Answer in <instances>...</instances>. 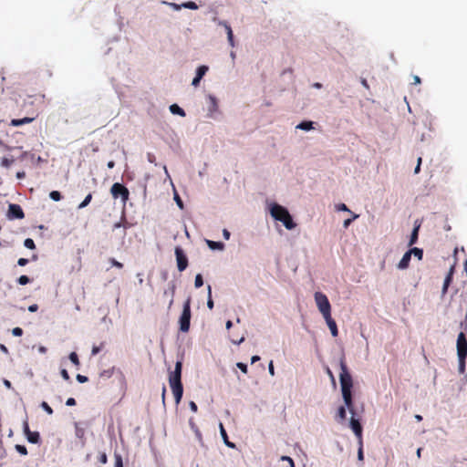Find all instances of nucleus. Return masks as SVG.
Returning <instances> with one entry per match:
<instances>
[{
  "label": "nucleus",
  "instance_id": "obj_22",
  "mask_svg": "<svg viewBox=\"0 0 467 467\" xmlns=\"http://www.w3.org/2000/svg\"><path fill=\"white\" fill-rule=\"evenodd\" d=\"M297 129L303 130H310L313 129V122L312 121H302L296 126Z\"/></svg>",
  "mask_w": 467,
  "mask_h": 467
},
{
  "label": "nucleus",
  "instance_id": "obj_45",
  "mask_svg": "<svg viewBox=\"0 0 467 467\" xmlns=\"http://www.w3.org/2000/svg\"><path fill=\"white\" fill-rule=\"evenodd\" d=\"M357 217H358V215L354 214L352 218L345 220L344 223H343L344 227L348 228L349 226V224L352 223V221L355 220Z\"/></svg>",
  "mask_w": 467,
  "mask_h": 467
},
{
  "label": "nucleus",
  "instance_id": "obj_3",
  "mask_svg": "<svg viewBox=\"0 0 467 467\" xmlns=\"http://www.w3.org/2000/svg\"><path fill=\"white\" fill-rule=\"evenodd\" d=\"M270 213L275 221L281 222L287 230H292L296 226L288 210L278 203L271 205Z\"/></svg>",
  "mask_w": 467,
  "mask_h": 467
},
{
  "label": "nucleus",
  "instance_id": "obj_37",
  "mask_svg": "<svg viewBox=\"0 0 467 467\" xmlns=\"http://www.w3.org/2000/svg\"><path fill=\"white\" fill-rule=\"evenodd\" d=\"M41 407L47 414H53V409L46 401L41 403Z\"/></svg>",
  "mask_w": 467,
  "mask_h": 467
},
{
  "label": "nucleus",
  "instance_id": "obj_15",
  "mask_svg": "<svg viewBox=\"0 0 467 467\" xmlns=\"http://www.w3.org/2000/svg\"><path fill=\"white\" fill-rule=\"evenodd\" d=\"M220 432H221L222 438L223 439L225 445L228 446L229 448H234L235 447L234 443L231 442L228 440V436H227L226 431H225L223 423H220Z\"/></svg>",
  "mask_w": 467,
  "mask_h": 467
},
{
  "label": "nucleus",
  "instance_id": "obj_10",
  "mask_svg": "<svg viewBox=\"0 0 467 467\" xmlns=\"http://www.w3.org/2000/svg\"><path fill=\"white\" fill-rule=\"evenodd\" d=\"M209 67L207 66H200L196 70V76L192 79V85L194 87H198L201 79L203 78V76L207 73Z\"/></svg>",
  "mask_w": 467,
  "mask_h": 467
},
{
  "label": "nucleus",
  "instance_id": "obj_14",
  "mask_svg": "<svg viewBox=\"0 0 467 467\" xmlns=\"http://www.w3.org/2000/svg\"><path fill=\"white\" fill-rule=\"evenodd\" d=\"M34 120V118H23V119H13L10 122L11 126L17 127L24 124L31 123Z\"/></svg>",
  "mask_w": 467,
  "mask_h": 467
},
{
  "label": "nucleus",
  "instance_id": "obj_30",
  "mask_svg": "<svg viewBox=\"0 0 467 467\" xmlns=\"http://www.w3.org/2000/svg\"><path fill=\"white\" fill-rule=\"evenodd\" d=\"M182 6L184 8L192 9V10L198 9V5H196V3L192 2V1L182 3Z\"/></svg>",
  "mask_w": 467,
  "mask_h": 467
},
{
  "label": "nucleus",
  "instance_id": "obj_38",
  "mask_svg": "<svg viewBox=\"0 0 467 467\" xmlns=\"http://www.w3.org/2000/svg\"><path fill=\"white\" fill-rule=\"evenodd\" d=\"M16 450L22 455L27 454V450H26V446H24V445L16 444Z\"/></svg>",
  "mask_w": 467,
  "mask_h": 467
},
{
  "label": "nucleus",
  "instance_id": "obj_63",
  "mask_svg": "<svg viewBox=\"0 0 467 467\" xmlns=\"http://www.w3.org/2000/svg\"><path fill=\"white\" fill-rule=\"evenodd\" d=\"M260 360V357L259 356H253L252 358H251V363L254 364L257 361Z\"/></svg>",
  "mask_w": 467,
  "mask_h": 467
},
{
  "label": "nucleus",
  "instance_id": "obj_42",
  "mask_svg": "<svg viewBox=\"0 0 467 467\" xmlns=\"http://www.w3.org/2000/svg\"><path fill=\"white\" fill-rule=\"evenodd\" d=\"M109 262H110V264H111L113 266H115V267H117V268L121 269V268L123 267V265H122L120 262H119V261H117L116 259H114V258L109 259Z\"/></svg>",
  "mask_w": 467,
  "mask_h": 467
},
{
  "label": "nucleus",
  "instance_id": "obj_54",
  "mask_svg": "<svg viewBox=\"0 0 467 467\" xmlns=\"http://www.w3.org/2000/svg\"><path fill=\"white\" fill-rule=\"evenodd\" d=\"M268 370H269V373L271 376L275 375V368H274V363L272 360L270 361V363L268 365Z\"/></svg>",
  "mask_w": 467,
  "mask_h": 467
},
{
  "label": "nucleus",
  "instance_id": "obj_34",
  "mask_svg": "<svg viewBox=\"0 0 467 467\" xmlns=\"http://www.w3.org/2000/svg\"><path fill=\"white\" fill-rule=\"evenodd\" d=\"M207 306L210 309L213 308V301L212 299V288L211 285H208V300H207Z\"/></svg>",
  "mask_w": 467,
  "mask_h": 467
},
{
  "label": "nucleus",
  "instance_id": "obj_7",
  "mask_svg": "<svg viewBox=\"0 0 467 467\" xmlns=\"http://www.w3.org/2000/svg\"><path fill=\"white\" fill-rule=\"evenodd\" d=\"M175 255L177 261V267L180 272L184 271L188 266V259L183 250L181 247L175 248Z\"/></svg>",
  "mask_w": 467,
  "mask_h": 467
},
{
  "label": "nucleus",
  "instance_id": "obj_31",
  "mask_svg": "<svg viewBox=\"0 0 467 467\" xmlns=\"http://www.w3.org/2000/svg\"><path fill=\"white\" fill-rule=\"evenodd\" d=\"M49 197L53 200V201H56V202H58L62 199V195L59 192L57 191H52L50 193H49Z\"/></svg>",
  "mask_w": 467,
  "mask_h": 467
},
{
  "label": "nucleus",
  "instance_id": "obj_51",
  "mask_svg": "<svg viewBox=\"0 0 467 467\" xmlns=\"http://www.w3.org/2000/svg\"><path fill=\"white\" fill-rule=\"evenodd\" d=\"M17 264L20 266H25L26 265L28 264V259H26V258H20V259H18Z\"/></svg>",
  "mask_w": 467,
  "mask_h": 467
},
{
  "label": "nucleus",
  "instance_id": "obj_5",
  "mask_svg": "<svg viewBox=\"0 0 467 467\" xmlns=\"http://www.w3.org/2000/svg\"><path fill=\"white\" fill-rule=\"evenodd\" d=\"M191 321V297H188L183 304L182 313L180 317V329L182 332H188Z\"/></svg>",
  "mask_w": 467,
  "mask_h": 467
},
{
  "label": "nucleus",
  "instance_id": "obj_1",
  "mask_svg": "<svg viewBox=\"0 0 467 467\" xmlns=\"http://www.w3.org/2000/svg\"><path fill=\"white\" fill-rule=\"evenodd\" d=\"M339 366H340V374H339V380H340V386H341V392L343 400L345 403V406L351 413V419H350V428L354 431L355 435L357 436L358 441L363 440L362 439V426L359 422V420L356 418V410L354 408L353 399H352V387H353V379L348 372V366L345 360V358L342 357L339 360Z\"/></svg>",
  "mask_w": 467,
  "mask_h": 467
},
{
  "label": "nucleus",
  "instance_id": "obj_11",
  "mask_svg": "<svg viewBox=\"0 0 467 467\" xmlns=\"http://www.w3.org/2000/svg\"><path fill=\"white\" fill-rule=\"evenodd\" d=\"M333 337H337L338 334L336 321L332 318L331 315L328 317H324Z\"/></svg>",
  "mask_w": 467,
  "mask_h": 467
},
{
  "label": "nucleus",
  "instance_id": "obj_59",
  "mask_svg": "<svg viewBox=\"0 0 467 467\" xmlns=\"http://www.w3.org/2000/svg\"><path fill=\"white\" fill-rule=\"evenodd\" d=\"M26 177V172L25 171H18L16 173V178L21 180V179H24Z\"/></svg>",
  "mask_w": 467,
  "mask_h": 467
},
{
  "label": "nucleus",
  "instance_id": "obj_58",
  "mask_svg": "<svg viewBox=\"0 0 467 467\" xmlns=\"http://www.w3.org/2000/svg\"><path fill=\"white\" fill-rule=\"evenodd\" d=\"M37 309H38V306L36 304H33L28 306V310L30 312H36V311H37Z\"/></svg>",
  "mask_w": 467,
  "mask_h": 467
},
{
  "label": "nucleus",
  "instance_id": "obj_47",
  "mask_svg": "<svg viewBox=\"0 0 467 467\" xmlns=\"http://www.w3.org/2000/svg\"><path fill=\"white\" fill-rule=\"evenodd\" d=\"M421 161H422L421 157H419V158H418V161H417V165H416L415 170H414V173H415V174H418V173L420 172V171Z\"/></svg>",
  "mask_w": 467,
  "mask_h": 467
},
{
  "label": "nucleus",
  "instance_id": "obj_20",
  "mask_svg": "<svg viewBox=\"0 0 467 467\" xmlns=\"http://www.w3.org/2000/svg\"><path fill=\"white\" fill-rule=\"evenodd\" d=\"M208 246L213 250H222L224 247V244L221 242H214V241H207Z\"/></svg>",
  "mask_w": 467,
  "mask_h": 467
},
{
  "label": "nucleus",
  "instance_id": "obj_9",
  "mask_svg": "<svg viewBox=\"0 0 467 467\" xmlns=\"http://www.w3.org/2000/svg\"><path fill=\"white\" fill-rule=\"evenodd\" d=\"M457 354L458 357H467V340L463 332L458 335Z\"/></svg>",
  "mask_w": 467,
  "mask_h": 467
},
{
  "label": "nucleus",
  "instance_id": "obj_36",
  "mask_svg": "<svg viewBox=\"0 0 467 467\" xmlns=\"http://www.w3.org/2000/svg\"><path fill=\"white\" fill-rule=\"evenodd\" d=\"M17 282L19 285H27L28 283H30V279L28 276L26 275H21L18 279H17Z\"/></svg>",
  "mask_w": 467,
  "mask_h": 467
},
{
  "label": "nucleus",
  "instance_id": "obj_61",
  "mask_svg": "<svg viewBox=\"0 0 467 467\" xmlns=\"http://www.w3.org/2000/svg\"><path fill=\"white\" fill-rule=\"evenodd\" d=\"M223 237L228 240L230 238V233L228 232V230L224 229L223 231Z\"/></svg>",
  "mask_w": 467,
  "mask_h": 467
},
{
  "label": "nucleus",
  "instance_id": "obj_18",
  "mask_svg": "<svg viewBox=\"0 0 467 467\" xmlns=\"http://www.w3.org/2000/svg\"><path fill=\"white\" fill-rule=\"evenodd\" d=\"M170 110L174 115H179L182 117L185 116V111L181 107H179L177 104L171 105Z\"/></svg>",
  "mask_w": 467,
  "mask_h": 467
},
{
  "label": "nucleus",
  "instance_id": "obj_53",
  "mask_svg": "<svg viewBox=\"0 0 467 467\" xmlns=\"http://www.w3.org/2000/svg\"><path fill=\"white\" fill-rule=\"evenodd\" d=\"M189 407L193 412H197L198 407L194 401H190Z\"/></svg>",
  "mask_w": 467,
  "mask_h": 467
},
{
  "label": "nucleus",
  "instance_id": "obj_29",
  "mask_svg": "<svg viewBox=\"0 0 467 467\" xmlns=\"http://www.w3.org/2000/svg\"><path fill=\"white\" fill-rule=\"evenodd\" d=\"M358 459L359 461H363V460H364V453H363V440L358 441Z\"/></svg>",
  "mask_w": 467,
  "mask_h": 467
},
{
  "label": "nucleus",
  "instance_id": "obj_12",
  "mask_svg": "<svg viewBox=\"0 0 467 467\" xmlns=\"http://www.w3.org/2000/svg\"><path fill=\"white\" fill-rule=\"evenodd\" d=\"M410 259H411V255H410V253L406 252L401 260L400 261L399 265H398V267L400 269H406L408 268L409 265H410Z\"/></svg>",
  "mask_w": 467,
  "mask_h": 467
},
{
  "label": "nucleus",
  "instance_id": "obj_60",
  "mask_svg": "<svg viewBox=\"0 0 467 467\" xmlns=\"http://www.w3.org/2000/svg\"><path fill=\"white\" fill-rule=\"evenodd\" d=\"M449 286H450V285L443 283L442 289H441L442 295H445L447 293Z\"/></svg>",
  "mask_w": 467,
  "mask_h": 467
},
{
  "label": "nucleus",
  "instance_id": "obj_24",
  "mask_svg": "<svg viewBox=\"0 0 467 467\" xmlns=\"http://www.w3.org/2000/svg\"><path fill=\"white\" fill-rule=\"evenodd\" d=\"M453 274H454V265L451 266L443 283H445L447 285H451V283L452 281Z\"/></svg>",
  "mask_w": 467,
  "mask_h": 467
},
{
  "label": "nucleus",
  "instance_id": "obj_33",
  "mask_svg": "<svg viewBox=\"0 0 467 467\" xmlns=\"http://www.w3.org/2000/svg\"><path fill=\"white\" fill-rule=\"evenodd\" d=\"M458 358H459V371H460V373H463L465 371L466 357H458Z\"/></svg>",
  "mask_w": 467,
  "mask_h": 467
},
{
  "label": "nucleus",
  "instance_id": "obj_57",
  "mask_svg": "<svg viewBox=\"0 0 467 467\" xmlns=\"http://www.w3.org/2000/svg\"><path fill=\"white\" fill-rule=\"evenodd\" d=\"M175 201L178 204V206L182 209L183 208V203H182V201L181 200V198L179 197L178 194L175 195Z\"/></svg>",
  "mask_w": 467,
  "mask_h": 467
},
{
  "label": "nucleus",
  "instance_id": "obj_46",
  "mask_svg": "<svg viewBox=\"0 0 467 467\" xmlns=\"http://www.w3.org/2000/svg\"><path fill=\"white\" fill-rule=\"evenodd\" d=\"M76 378H77V380L80 383H85L88 380V377L83 376L81 374H78Z\"/></svg>",
  "mask_w": 467,
  "mask_h": 467
},
{
  "label": "nucleus",
  "instance_id": "obj_6",
  "mask_svg": "<svg viewBox=\"0 0 467 467\" xmlns=\"http://www.w3.org/2000/svg\"><path fill=\"white\" fill-rule=\"evenodd\" d=\"M110 192L115 199L120 197L123 202H126L129 200L130 192L121 183H119V182L114 183L111 186Z\"/></svg>",
  "mask_w": 467,
  "mask_h": 467
},
{
  "label": "nucleus",
  "instance_id": "obj_35",
  "mask_svg": "<svg viewBox=\"0 0 467 467\" xmlns=\"http://www.w3.org/2000/svg\"><path fill=\"white\" fill-rule=\"evenodd\" d=\"M203 285V279L201 274L195 276L194 285L196 288L201 287Z\"/></svg>",
  "mask_w": 467,
  "mask_h": 467
},
{
  "label": "nucleus",
  "instance_id": "obj_49",
  "mask_svg": "<svg viewBox=\"0 0 467 467\" xmlns=\"http://www.w3.org/2000/svg\"><path fill=\"white\" fill-rule=\"evenodd\" d=\"M23 430H24V432L25 434L26 435L28 432H30V429H29V425H28V421L27 420H26L24 422H23Z\"/></svg>",
  "mask_w": 467,
  "mask_h": 467
},
{
  "label": "nucleus",
  "instance_id": "obj_23",
  "mask_svg": "<svg viewBox=\"0 0 467 467\" xmlns=\"http://www.w3.org/2000/svg\"><path fill=\"white\" fill-rule=\"evenodd\" d=\"M113 467H123V460L120 453L114 452V466Z\"/></svg>",
  "mask_w": 467,
  "mask_h": 467
},
{
  "label": "nucleus",
  "instance_id": "obj_64",
  "mask_svg": "<svg viewBox=\"0 0 467 467\" xmlns=\"http://www.w3.org/2000/svg\"><path fill=\"white\" fill-rule=\"evenodd\" d=\"M0 350L3 351L4 353H8L7 348L3 344H0Z\"/></svg>",
  "mask_w": 467,
  "mask_h": 467
},
{
  "label": "nucleus",
  "instance_id": "obj_4",
  "mask_svg": "<svg viewBox=\"0 0 467 467\" xmlns=\"http://www.w3.org/2000/svg\"><path fill=\"white\" fill-rule=\"evenodd\" d=\"M315 301L323 317H328L331 315V306L327 296L322 292H316Z\"/></svg>",
  "mask_w": 467,
  "mask_h": 467
},
{
  "label": "nucleus",
  "instance_id": "obj_32",
  "mask_svg": "<svg viewBox=\"0 0 467 467\" xmlns=\"http://www.w3.org/2000/svg\"><path fill=\"white\" fill-rule=\"evenodd\" d=\"M24 245L28 248V249H31V250H34L36 248V244H35V242L33 239L31 238H26L24 242Z\"/></svg>",
  "mask_w": 467,
  "mask_h": 467
},
{
  "label": "nucleus",
  "instance_id": "obj_25",
  "mask_svg": "<svg viewBox=\"0 0 467 467\" xmlns=\"http://www.w3.org/2000/svg\"><path fill=\"white\" fill-rule=\"evenodd\" d=\"M15 162V160L13 158H3L1 161V166L5 168H9L13 163Z\"/></svg>",
  "mask_w": 467,
  "mask_h": 467
},
{
  "label": "nucleus",
  "instance_id": "obj_28",
  "mask_svg": "<svg viewBox=\"0 0 467 467\" xmlns=\"http://www.w3.org/2000/svg\"><path fill=\"white\" fill-rule=\"evenodd\" d=\"M92 200V194L91 193H88L86 198L84 199V201L78 205V209H83L85 208L86 206L88 205V203L91 202Z\"/></svg>",
  "mask_w": 467,
  "mask_h": 467
},
{
  "label": "nucleus",
  "instance_id": "obj_39",
  "mask_svg": "<svg viewBox=\"0 0 467 467\" xmlns=\"http://www.w3.org/2000/svg\"><path fill=\"white\" fill-rule=\"evenodd\" d=\"M99 462L101 463V464H106L108 462V456L106 454V452H101L99 456Z\"/></svg>",
  "mask_w": 467,
  "mask_h": 467
},
{
  "label": "nucleus",
  "instance_id": "obj_52",
  "mask_svg": "<svg viewBox=\"0 0 467 467\" xmlns=\"http://www.w3.org/2000/svg\"><path fill=\"white\" fill-rule=\"evenodd\" d=\"M161 400H162L163 406H165V400H166V387L165 386L162 387Z\"/></svg>",
  "mask_w": 467,
  "mask_h": 467
},
{
  "label": "nucleus",
  "instance_id": "obj_16",
  "mask_svg": "<svg viewBox=\"0 0 467 467\" xmlns=\"http://www.w3.org/2000/svg\"><path fill=\"white\" fill-rule=\"evenodd\" d=\"M226 29L227 38L231 47H234V34L231 26L226 23H221Z\"/></svg>",
  "mask_w": 467,
  "mask_h": 467
},
{
  "label": "nucleus",
  "instance_id": "obj_8",
  "mask_svg": "<svg viewBox=\"0 0 467 467\" xmlns=\"http://www.w3.org/2000/svg\"><path fill=\"white\" fill-rule=\"evenodd\" d=\"M7 217L9 219H23L25 213L19 204L11 203L8 206Z\"/></svg>",
  "mask_w": 467,
  "mask_h": 467
},
{
  "label": "nucleus",
  "instance_id": "obj_19",
  "mask_svg": "<svg viewBox=\"0 0 467 467\" xmlns=\"http://www.w3.org/2000/svg\"><path fill=\"white\" fill-rule=\"evenodd\" d=\"M345 406H340L337 410V418L339 421H344L347 418V410Z\"/></svg>",
  "mask_w": 467,
  "mask_h": 467
},
{
  "label": "nucleus",
  "instance_id": "obj_50",
  "mask_svg": "<svg viewBox=\"0 0 467 467\" xmlns=\"http://www.w3.org/2000/svg\"><path fill=\"white\" fill-rule=\"evenodd\" d=\"M338 211L349 212L348 206L345 203H340L337 206Z\"/></svg>",
  "mask_w": 467,
  "mask_h": 467
},
{
  "label": "nucleus",
  "instance_id": "obj_27",
  "mask_svg": "<svg viewBox=\"0 0 467 467\" xmlns=\"http://www.w3.org/2000/svg\"><path fill=\"white\" fill-rule=\"evenodd\" d=\"M68 358L75 366L79 367L80 363L76 352H71Z\"/></svg>",
  "mask_w": 467,
  "mask_h": 467
},
{
  "label": "nucleus",
  "instance_id": "obj_44",
  "mask_svg": "<svg viewBox=\"0 0 467 467\" xmlns=\"http://www.w3.org/2000/svg\"><path fill=\"white\" fill-rule=\"evenodd\" d=\"M102 347H103V344H101L100 346H94V347L92 348L91 354H92L93 356H95V355L99 354V351L101 350Z\"/></svg>",
  "mask_w": 467,
  "mask_h": 467
},
{
  "label": "nucleus",
  "instance_id": "obj_55",
  "mask_svg": "<svg viewBox=\"0 0 467 467\" xmlns=\"http://www.w3.org/2000/svg\"><path fill=\"white\" fill-rule=\"evenodd\" d=\"M67 406H74L76 405V400L74 398H68L66 401Z\"/></svg>",
  "mask_w": 467,
  "mask_h": 467
},
{
  "label": "nucleus",
  "instance_id": "obj_40",
  "mask_svg": "<svg viewBox=\"0 0 467 467\" xmlns=\"http://www.w3.org/2000/svg\"><path fill=\"white\" fill-rule=\"evenodd\" d=\"M281 461L286 462V463H289L290 467H295V462H294L293 459L290 458L289 456H282Z\"/></svg>",
  "mask_w": 467,
  "mask_h": 467
},
{
  "label": "nucleus",
  "instance_id": "obj_26",
  "mask_svg": "<svg viewBox=\"0 0 467 467\" xmlns=\"http://www.w3.org/2000/svg\"><path fill=\"white\" fill-rule=\"evenodd\" d=\"M76 436L81 440L85 437V430L79 427L78 423H76Z\"/></svg>",
  "mask_w": 467,
  "mask_h": 467
},
{
  "label": "nucleus",
  "instance_id": "obj_56",
  "mask_svg": "<svg viewBox=\"0 0 467 467\" xmlns=\"http://www.w3.org/2000/svg\"><path fill=\"white\" fill-rule=\"evenodd\" d=\"M147 159H148V161H149L150 162H151V163H155V164H156V162H155L156 158H155L154 154H152V153H148V154H147Z\"/></svg>",
  "mask_w": 467,
  "mask_h": 467
},
{
  "label": "nucleus",
  "instance_id": "obj_13",
  "mask_svg": "<svg viewBox=\"0 0 467 467\" xmlns=\"http://www.w3.org/2000/svg\"><path fill=\"white\" fill-rule=\"evenodd\" d=\"M420 227V223H418L417 222H415V225H414V228L410 234V242H409L410 246L413 245L417 242Z\"/></svg>",
  "mask_w": 467,
  "mask_h": 467
},
{
  "label": "nucleus",
  "instance_id": "obj_21",
  "mask_svg": "<svg viewBox=\"0 0 467 467\" xmlns=\"http://www.w3.org/2000/svg\"><path fill=\"white\" fill-rule=\"evenodd\" d=\"M409 253H410V255H414L415 257H417L419 260H421L422 259V256H423V251L422 249L420 248H417V247H414V248H411L409 250Z\"/></svg>",
  "mask_w": 467,
  "mask_h": 467
},
{
  "label": "nucleus",
  "instance_id": "obj_2",
  "mask_svg": "<svg viewBox=\"0 0 467 467\" xmlns=\"http://www.w3.org/2000/svg\"><path fill=\"white\" fill-rule=\"evenodd\" d=\"M182 362L179 360L175 364L174 370L171 371L169 376L170 387L172 390L176 404L181 402L183 394V387L182 383Z\"/></svg>",
  "mask_w": 467,
  "mask_h": 467
},
{
  "label": "nucleus",
  "instance_id": "obj_43",
  "mask_svg": "<svg viewBox=\"0 0 467 467\" xmlns=\"http://www.w3.org/2000/svg\"><path fill=\"white\" fill-rule=\"evenodd\" d=\"M12 333L16 337H21L23 335V329L21 327H15L13 328Z\"/></svg>",
  "mask_w": 467,
  "mask_h": 467
},
{
  "label": "nucleus",
  "instance_id": "obj_17",
  "mask_svg": "<svg viewBox=\"0 0 467 467\" xmlns=\"http://www.w3.org/2000/svg\"><path fill=\"white\" fill-rule=\"evenodd\" d=\"M26 436L27 441L31 443H37L40 440V435L37 431H30Z\"/></svg>",
  "mask_w": 467,
  "mask_h": 467
},
{
  "label": "nucleus",
  "instance_id": "obj_62",
  "mask_svg": "<svg viewBox=\"0 0 467 467\" xmlns=\"http://www.w3.org/2000/svg\"><path fill=\"white\" fill-rule=\"evenodd\" d=\"M361 84H362V85H363V87H364V88H366L367 89H368V88H369V86H368V81H367V79H366V78H362V79H361Z\"/></svg>",
  "mask_w": 467,
  "mask_h": 467
},
{
  "label": "nucleus",
  "instance_id": "obj_48",
  "mask_svg": "<svg viewBox=\"0 0 467 467\" xmlns=\"http://www.w3.org/2000/svg\"><path fill=\"white\" fill-rule=\"evenodd\" d=\"M60 374L65 380L70 379L69 374L67 369H65V368L61 369Z\"/></svg>",
  "mask_w": 467,
  "mask_h": 467
},
{
  "label": "nucleus",
  "instance_id": "obj_41",
  "mask_svg": "<svg viewBox=\"0 0 467 467\" xmlns=\"http://www.w3.org/2000/svg\"><path fill=\"white\" fill-rule=\"evenodd\" d=\"M236 366H237V368H238L242 372H244V374H246V373H247V371H248V370H247V365H246V364H244V363H243V362H238V363L236 364Z\"/></svg>",
  "mask_w": 467,
  "mask_h": 467
}]
</instances>
